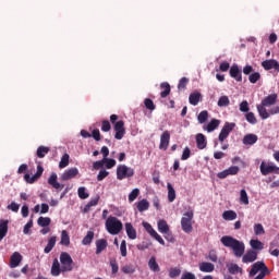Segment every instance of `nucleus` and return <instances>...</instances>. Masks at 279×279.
Listing matches in <instances>:
<instances>
[{
    "label": "nucleus",
    "mask_w": 279,
    "mask_h": 279,
    "mask_svg": "<svg viewBox=\"0 0 279 279\" xmlns=\"http://www.w3.org/2000/svg\"><path fill=\"white\" fill-rule=\"evenodd\" d=\"M220 243H222L225 247H229V250H232L233 256H235L236 258L242 257V263H254V260L258 258V253L256 251L250 250L245 253V243H243V241L234 239L231 235H223L220 239Z\"/></svg>",
    "instance_id": "f257e3e1"
},
{
    "label": "nucleus",
    "mask_w": 279,
    "mask_h": 279,
    "mask_svg": "<svg viewBox=\"0 0 279 279\" xmlns=\"http://www.w3.org/2000/svg\"><path fill=\"white\" fill-rule=\"evenodd\" d=\"M276 101H278V94H270L262 100L260 105H257V112L260 119H269V111H267V108L275 106Z\"/></svg>",
    "instance_id": "f03ea898"
},
{
    "label": "nucleus",
    "mask_w": 279,
    "mask_h": 279,
    "mask_svg": "<svg viewBox=\"0 0 279 279\" xmlns=\"http://www.w3.org/2000/svg\"><path fill=\"white\" fill-rule=\"evenodd\" d=\"M106 230L109 232V234L117 235L121 233V230H123V222L119 220V218L114 216H109L106 220Z\"/></svg>",
    "instance_id": "7ed1b4c3"
},
{
    "label": "nucleus",
    "mask_w": 279,
    "mask_h": 279,
    "mask_svg": "<svg viewBox=\"0 0 279 279\" xmlns=\"http://www.w3.org/2000/svg\"><path fill=\"white\" fill-rule=\"evenodd\" d=\"M193 211H186L181 218V228L185 234H191V232H193Z\"/></svg>",
    "instance_id": "20e7f679"
},
{
    "label": "nucleus",
    "mask_w": 279,
    "mask_h": 279,
    "mask_svg": "<svg viewBox=\"0 0 279 279\" xmlns=\"http://www.w3.org/2000/svg\"><path fill=\"white\" fill-rule=\"evenodd\" d=\"M134 170L125 165H119L117 168V179L125 180V178H133Z\"/></svg>",
    "instance_id": "39448f33"
},
{
    "label": "nucleus",
    "mask_w": 279,
    "mask_h": 279,
    "mask_svg": "<svg viewBox=\"0 0 279 279\" xmlns=\"http://www.w3.org/2000/svg\"><path fill=\"white\" fill-rule=\"evenodd\" d=\"M60 263L62 267V271H73V258L66 252L61 253Z\"/></svg>",
    "instance_id": "423d86ee"
},
{
    "label": "nucleus",
    "mask_w": 279,
    "mask_h": 279,
    "mask_svg": "<svg viewBox=\"0 0 279 279\" xmlns=\"http://www.w3.org/2000/svg\"><path fill=\"white\" fill-rule=\"evenodd\" d=\"M259 171L262 175H269L270 173L279 175V167L274 163H267L265 161L260 163Z\"/></svg>",
    "instance_id": "0eeeda50"
},
{
    "label": "nucleus",
    "mask_w": 279,
    "mask_h": 279,
    "mask_svg": "<svg viewBox=\"0 0 279 279\" xmlns=\"http://www.w3.org/2000/svg\"><path fill=\"white\" fill-rule=\"evenodd\" d=\"M234 128H236L235 123L227 122L219 133L218 141L220 143H223V141H226V138H228V136H230V132H232V130H234Z\"/></svg>",
    "instance_id": "6e6552de"
},
{
    "label": "nucleus",
    "mask_w": 279,
    "mask_h": 279,
    "mask_svg": "<svg viewBox=\"0 0 279 279\" xmlns=\"http://www.w3.org/2000/svg\"><path fill=\"white\" fill-rule=\"evenodd\" d=\"M113 130L116 132L114 138L121 141L125 136V122L123 120L116 122Z\"/></svg>",
    "instance_id": "1a4fd4ad"
},
{
    "label": "nucleus",
    "mask_w": 279,
    "mask_h": 279,
    "mask_svg": "<svg viewBox=\"0 0 279 279\" xmlns=\"http://www.w3.org/2000/svg\"><path fill=\"white\" fill-rule=\"evenodd\" d=\"M269 268H267V265H265V262H256L252 265V268L248 272L250 278H254L258 271H267Z\"/></svg>",
    "instance_id": "9d476101"
},
{
    "label": "nucleus",
    "mask_w": 279,
    "mask_h": 279,
    "mask_svg": "<svg viewBox=\"0 0 279 279\" xmlns=\"http://www.w3.org/2000/svg\"><path fill=\"white\" fill-rule=\"evenodd\" d=\"M44 171H45V168H43V166L38 165L37 171L35 174L29 175V173H26L24 175L25 182H27V184H34V182H36V180H38L43 175Z\"/></svg>",
    "instance_id": "9b49d317"
},
{
    "label": "nucleus",
    "mask_w": 279,
    "mask_h": 279,
    "mask_svg": "<svg viewBox=\"0 0 279 279\" xmlns=\"http://www.w3.org/2000/svg\"><path fill=\"white\" fill-rule=\"evenodd\" d=\"M170 141L171 133H169V131H165L160 136L159 149H163V151H167V149L169 148Z\"/></svg>",
    "instance_id": "f8f14e48"
},
{
    "label": "nucleus",
    "mask_w": 279,
    "mask_h": 279,
    "mask_svg": "<svg viewBox=\"0 0 279 279\" xmlns=\"http://www.w3.org/2000/svg\"><path fill=\"white\" fill-rule=\"evenodd\" d=\"M229 75H230V77H232L235 82H243V74H242V72H241V69H239V65H238V64H233V65L230 68Z\"/></svg>",
    "instance_id": "ddd939ff"
},
{
    "label": "nucleus",
    "mask_w": 279,
    "mask_h": 279,
    "mask_svg": "<svg viewBox=\"0 0 279 279\" xmlns=\"http://www.w3.org/2000/svg\"><path fill=\"white\" fill-rule=\"evenodd\" d=\"M262 66L265 71H271L275 69L279 73V62L276 59H269L262 62Z\"/></svg>",
    "instance_id": "4468645a"
},
{
    "label": "nucleus",
    "mask_w": 279,
    "mask_h": 279,
    "mask_svg": "<svg viewBox=\"0 0 279 279\" xmlns=\"http://www.w3.org/2000/svg\"><path fill=\"white\" fill-rule=\"evenodd\" d=\"M80 170L77 168H70L62 173L61 180L62 182H66V180H73V178H76Z\"/></svg>",
    "instance_id": "2eb2a0df"
},
{
    "label": "nucleus",
    "mask_w": 279,
    "mask_h": 279,
    "mask_svg": "<svg viewBox=\"0 0 279 279\" xmlns=\"http://www.w3.org/2000/svg\"><path fill=\"white\" fill-rule=\"evenodd\" d=\"M48 184H50V186L52 189H56L57 191H62V189H64V184H61L60 182H58V174L56 172H52L48 179Z\"/></svg>",
    "instance_id": "dca6fc26"
},
{
    "label": "nucleus",
    "mask_w": 279,
    "mask_h": 279,
    "mask_svg": "<svg viewBox=\"0 0 279 279\" xmlns=\"http://www.w3.org/2000/svg\"><path fill=\"white\" fill-rule=\"evenodd\" d=\"M22 260H23V255H21V253L19 252H14L10 258L11 269H16V267L21 265Z\"/></svg>",
    "instance_id": "f3484780"
},
{
    "label": "nucleus",
    "mask_w": 279,
    "mask_h": 279,
    "mask_svg": "<svg viewBox=\"0 0 279 279\" xmlns=\"http://www.w3.org/2000/svg\"><path fill=\"white\" fill-rule=\"evenodd\" d=\"M126 236L131 239V241L136 240V229L132 225V222H125L124 225Z\"/></svg>",
    "instance_id": "a211bd4d"
},
{
    "label": "nucleus",
    "mask_w": 279,
    "mask_h": 279,
    "mask_svg": "<svg viewBox=\"0 0 279 279\" xmlns=\"http://www.w3.org/2000/svg\"><path fill=\"white\" fill-rule=\"evenodd\" d=\"M257 142L258 135L252 133L246 134L242 140L243 145H256Z\"/></svg>",
    "instance_id": "6ab92c4d"
},
{
    "label": "nucleus",
    "mask_w": 279,
    "mask_h": 279,
    "mask_svg": "<svg viewBox=\"0 0 279 279\" xmlns=\"http://www.w3.org/2000/svg\"><path fill=\"white\" fill-rule=\"evenodd\" d=\"M206 145H208V143L206 142V135L198 133L196 135V147L198 149H206Z\"/></svg>",
    "instance_id": "aec40b11"
},
{
    "label": "nucleus",
    "mask_w": 279,
    "mask_h": 279,
    "mask_svg": "<svg viewBox=\"0 0 279 279\" xmlns=\"http://www.w3.org/2000/svg\"><path fill=\"white\" fill-rule=\"evenodd\" d=\"M199 270L204 274H213V271H215V265L213 263L203 262L199 264Z\"/></svg>",
    "instance_id": "412c9836"
},
{
    "label": "nucleus",
    "mask_w": 279,
    "mask_h": 279,
    "mask_svg": "<svg viewBox=\"0 0 279 279\" xmlns=\"http://www.w3.org/2000/svg\"><path fill=\"white\" fill-rule=\"evenodd\" d=\"M108 247V240L100 239L96 241V254L99 255Z\"/></svg>",
    "instance_id": "4be33fe9"
},
{
    "label": "nucleus",
    "mask_w": 279,
    "mask_h": 279,
    "mask_svg": "<svg viewBox=\"0 0 279 279\" xmlns=\"http://www.w3.org/2000/svg\"><path fill=\"white\" fill-rule=\"evenodd\" d=\"M8 223H10L9 220H0V241H3L8 235Z\"/></svg>",
    "instance_id": "5701e85b"
},
{
    "label": "nucleus",
    "mask_w": 279,
    "mask_h": 279,
    "mask_svg": "<svg viewBox=\"0 0 279 279\" xmlns=\"http://www.w3.org/2000/svg\"><path fill=\"white\" fill-rule=\"evenodd\" d=\"M157 228L161 234H169V223H167V220H158Z\"/></svg>",
    "instance_id": "b1692460"
},
{
    "label": "nucleus",
    "mask_w": 279,
    "mask_h": 279,
    "mask_svg": "<svg viewBox=\"0 0 279 279\" xmlns=\"http://www.w3.org/2000/svg\"><path fill=\"white\" fill-rule=\"evenodd\" d=\"M160 88L163 89L160 93L161 99H166V97H169V95H171V85H169V83H161Z\"/></svg>",
    "instance_id": "393cba45"
},
{
    "label": "nucleus",
    "mask_w": 279,
    "mask_h": 279,
    "mask_svg": "<svg viewBox=\"0 0 279 279\" xmlns=\"http://www.w3.org/2000/svg\"><path fill=\"white\" fill-rule=\"evenodd\" d=\"M227 269L232 276L236 274H243V268L239 267L236 264H228Z\"/></svg>",
    "instance_id": "a878e982"
},
{
    "label": "nucleus",
    "mask_w": 279,
    "mask_h": 279,
    "mask_svg": "<svg viewBox=\"0 0 279 279\" xmlns=\"http://www.w3.org/2000/svg\"><path fill=\"white\" fill-rule=\"evenodd\" d=\"M61 271L62 266L60 268V262H58V258H54L51 266V276H59Z\"/></svg>",
    "instance_id": "bb28decb"
},
{
    "label": "nucleus",
    "mask_w": 279,
    "mask_h": 279,
    "mask_svg": "<svg viewBox=\"0 0 279 279\" xmlns=\"http://www.w3.org/2000/svg\"><path fill=\"white\" fill-rule=\"evenodd\" d=\"M56 241H57L56 235L49 238L48 243H47L46 247L44 248L45 254H49L51 252V250H53V247H56Z\"/></svg>",
    "instance_id": "cd10ccee"
},
{
    "label": "nucleus",
    "mask_w": 279,
    "mask_h": 279,
    "mask_svg": "<svg viewBox=\"0 0 279 279\" xmlns=\"http://www.w3.org/2000/svg\"><path fill=\"white\" fill-rule=\"evenodd\" d=\"M221 123V121L217 120V119H213L205 128V130L207 132H215V130H217L219 128V124Z\"/></svg>",
    "instance_id": "c85d7f7f"
},
{
    "label": "nucleus",
    "mask_w": 279,
    "mask_h": 279,
    "mask_svg": "<svg viewBox=\"0 0 279 279\" xmlns=\"http://www.w3.org/2000/svg\"><path fill=\"white\" fill-rule=\"evenodd\" d=\"M167 189H168V202L170 203L175 202V189H173V185L170 182L167 183Z\"/></svg>",
    "instance_id": "c756f323"
},
{
    "label": "nucleus",
    "mask_w": 279,
    "mask_h": 279,
    "mask_svg": "<svg viewBox=\"0 0 279 279\" xmlns=\"http://www.w3.org/2000/svg\"><path fill=\"white\" fill-rule=\"evenodd\" d=\"M138 213H145V210H149V201L143 198L137 203Z\"/></svg>",
    "instance_id": "7c9ffc66"
},
{
    "label": "nucleus",
    "mask_w": 279,
    "mask_h": 279,
    "mask_svg": "<svg viewBox=\"0 0 279 279\" xmlns=\"http://www.w3.org/2000/svg\"><path fill=\"white\" fill-rule=\"evenodd\" d=\"M222 219H225V221H234V219H236V211L234 210L223 211Z\"/></svg>",
    "instance_id": "2f4dec72"
},
{
    "label": "nucleus",
    "mask_w": 279,
    "mask_h": 279,
    "mask_svg": "<svg viewBox=\"0 0 279 279\" xmlns=\"http://www.w3.org/2000/svg\"><path fill=\"white\" fill-rule=\"evenodd\" d=\"M60 244L65 245V247H69V245H71V238L69 236V232H66V230H63L61 232Z\"/></svg>",
    "instance_id": "473e14b6"
},
{
    "label": "nucleus",
    "mask_w": 279,
    "mask_h": 279,
    "mask_svg": "<svg viewBox=\"0 0 279 279\" xmlns=\"http://www.w3.org/2000/svg\"><path fill=\"white\" fill-rule=\"evenodd\" d=\"M99 204V196L92 198L84 207L83 213H88L93 206H97Z\"/></svg>",
    "instance_id": "72a5a7b5"
},
{
    "label": "nucleus",
    "mask_w": 279,
    "mask_h": 279,
    "mask_svg": "<svg viewBox=\"0 0 279 279\" xmlns=\"http://www.w3.org/2000/svg\"><path fill=\"white\" fill-rule=\"evenodd\" d=\"M51 149L47 146H39L36 151L37 158H45Z\"/></svg>",
    "instance_id": "f704fd0d"
},
{
    "label": "nucleus",
    "mask_w": 279,
    "mask_h": 279,
    "mask_svg": "<svg viewBox=\"0 0 279 279\" xmlns=\"http://www.w3.org/2000/svg\"><path fill=\"white\" fill-rule=\"evenodd\" d=\"M93 239H95V232L88 231L87 234L83 238V245H90L93 243Z\"/></svg>",
    "instance_id": "c9c22d12"
},
{
    "label": "nucleus",
    "mask_w": 279,
    "mask_h": 279,
    "mask_svg": "<svg viewBox=\"0 0 279 279\" xmlns=\"http://www.w3.org/2000/svg\"><path fill=\"white\" fill-rule=\"evenodd\" d=\"M202 97V94L199 93H192L189 97V101L191 106H197L199 104V98Z\"/></svg>",
    "instance_id": "e433bc0d"
},
{
    "label": "nucleus",
    "mask_w": 279,
    "mask_h": 279,
    "mask_svg": "<svg viewBox=\"0 0 279 279\" xmlns=\"http://www.w3.org/2000/svg\"><path fill=\"white\" fill-rule=\"evenodd\" d=\"M38 226H40V228H47L49 226H51V218L49 217H39L37 220Z\"/></svg>",
    "instance_id": "4c0bfd02"
},
{
    "label": "nucleus",
    "mask_w": 279,
    "mask_h": 279,
    "mask_svg": "<svg viewBox=\"0 0 279 279\" xmlns=\"http://www.w3.org/2000/svg\"><path fill=\"white\" fill-rule=\"evenodd\" d=\"M218 107L219 108H228V106H230V98L228 96H221L218 99Z\"/></svg>",
    "instance_id": "58836bf2"
},
{
    "label": "nucleus",
    "mask_w": 279,
    "mask_h": 279,
    "mask_svg": "<svg viewBox=\"0 0 279 279\" xmlns=\"http://www.w3.org/2000/svg\"><path fill=\"white\" fill-rule=\"evenodd\" d=\"M70 156L69 154H63V156L61 157V160L59 162V169H65V167H69V160H70Z\"/></svg>",
    "instance_id": "ea45409f"
},
{
    "label": "nucleus",
    "mask_w": 279,
    "mask_h": 279,
    "mask_svg": "<svg viewBox=\"0 0 279 279\" xmlns=\"http://www.w3.org/2000/svg\"><path fill=\"white\" fill-rule=\"evenodd\" d=\"M250 245L253 250H264L265 244H263V242H260V240H251L250 241Z\"/></svg>",
    "instance_id": "a19ab883"
},
{
    "label": "nucleus",
    "mask_w": 279,
    "mask_h": 279,
    "mask_svg": "<svg viewBox=\"0 0 279 279\" xmlns=\"http://www.w3.org/2000/svg\"><path fill=\"white\" fill-rule=\"evenodd\" d=\"M240 203L244 204V206H247V204H250V197L247 196V191L245 190L240 191Z\"/></svg>",
    "instance_id": "79ce46f5"
},
{
    "label": "nucleus",
    "mask_w": 279,
    "mask_h": 279,
    "mask_svg": "<svg viewBox=\"0 0 279 279\" xmlns=\"http://www.w3.org/2000/svg\"><path fill=\"white\" fill-rule=\"evenodd\" d=\"M148 267L151 269V271H160V266H158V263L156 262V257H151L148 262Z\"/></svg>",
    "instance_id": "37998d69"
},
{
    "label": "nucleus",
    "mask_w": 279,
    "mask_h": 279,
    "mask_svg": "<svg viewBox=\"0 0 279 279\" xmlns=\"http://www.w3.org/2000/svg\"><path fill=\"white\" fill-rule=\"evenodd\" d=\"M245 119L247 123H251V125H256V123H258V120L256 119V116L254 114V112H247L245 114Z\"/></svg>",
    "instance_id": "c03bdc74"
},
{
    "label": "nucleus",
    "mask_w": 279,
    "mask_h": 279,
    "mask_svg": "<svg viewBox=\"0 0 279 279\" xmlns=\"http://www.w3.org/2000/svg\"><path fill=\"white\" fill-rule=\"evenodd\" d=\"M102 160L105 162L106 169H112L113 167L117 166V160L114 159H110L107 157V158H104Z\"/></svg>",
    "instance_id": "a18cd8bd"
},
{
    "label": "nucleus",
    "mask_w": 279,
    "mask_h": 279,
    "mask_svg": "<svg viewBox=\"0 0 279 279\" xmlns=\"http://www.w3.org/2000/svg\"><path fill=\"white\" fill-rule=\"evenodd\" d=\"M198 123H206L208 121V112L206 110L201 111V113L197 117Z\"/></svg>",
    "instance_id": "49530a36"
},
{
    "label": "nucleus",
    "mask_w": 279,
    "mask_h": 279,
    "mask_svg": "<svg viewBox=\"0 0 279 279\" xmlns=\"http://www.w3.org/2000/svg\"><path fill=\"white\" fill-rule=\"evenodd\" d=\"M77 193L80 199H88L89 197V194L86 192V187L84 186L78 187Z\"/></svg>",
    "instance_id": "de8ad7c7"
},
{
    "label": "nucleus",
    "mask_w": 279,
    "mask_h": 279,
    "mask_svg": "<svg viewBox=\"0 0 279 279\" xmlns=\"http://www.w3.org/2000/svg\"><path fill=\"white\" fill-rule=\"evenodd\" d=\"M260 80V73L259 72H254L252 74H250L248 76V82L251 84H256V82H258Z\"/></svg>",
    "instance_id": "09e8293b"
},
{
    "label": "nucleus",
    "mask_w": 279,
    "mask_h": 279,
    "mask_svg": "<svg viewBox=\"0 0 279 279\" xmlns=\"http://www.w3.org/2000/svg\"><path fill=\"white\" fill-rule=\"evenodd\" d=\"M254 232H255L256 236H260V234H265V228L260 223H255Z\"/></svg>",
    "instance_id": "8fccbe9b"
},
{
    "label": "nucleus",
    "mask_w": 279,
    "mask_h": 279,
    "mask_svg": "<svg viewBox=\"0 0 279 279\" xmlns=\"http://www.w3.org/2000/svg\"><path fill=\"white\" fill-rule=\"evenodd\" d=\"M144 105L147 110H156V105L154 104V100H151V98H146L144 100Z\"/></svg>",
    "instance_id": "3c124183"
},
{
    "label": "nucleus",
    "mask_w": 279,
    "mask_h": 279,
    "mask_svg": "<svg viewBox=\"0 0 279 279\" xmlns=\"http://www.w3.org/2000/svg\"><path fill=\"white\" fill-rule=\"evenodd\" d=\"M122 274H134L136 271V268L132 265H125L121 267Z\"/></svg>",
    "instance_id": "603ef678"
},
{
    "label": "nucleus",
    "mask_w": 279,
    "mask_h": 279,
    "mask_svg": "<svg viewBox=\"0 0 279 279\" xmlns=\"http://www.w3.org/2000/svg\"><path fill=\"white\" fill-rule=\"evenodd\" d=\"M138 195H141V190L138 189L132 190V192L129 194V202H134L136 197H138Z\"/></svg>",
    "instance_id": "864d4df0"
},
{
    "label": "nucleus",
    "mask_w": 279,
    "mask_h": 279,
    "mask_svg": "<svg viewBox=\"0 0 279 279\" xmlns=\"http://www.w3.org/2000/svg\"><path fill=\"white\" fill-rule=\"evenodd\" d=\"M227 170L228 175H236L240 171L239 166H231Z\"/></svg>",
    "instance_id": "5fc2aeb1"
},
{
    "label": "nucleus",
    "mask_w": 279,
    "mask_h": 279,
    "mask_svg": "<svg viewBox=\"0 0 279 279\" xmlns=\"http://www.w3.org/2000/svg\"><path fill=\"white\" fill-rule=\"evenodd\" d=\"M112 130V125L110 124V121L104 120L101 123V132H110Z\"/></svg>",
    "instance_id": "6e6d98bb"
},
{
    "label": "nucleus",
    "mask_w": 279,
    "mask_h": 279,
    "mask_svg": "<svg viewBox=\"0 0 279 279\" xmlns=\"http://www.w3.org/2000/svg\"><path fill=\"white\" fill-rule=\"evenodd\" d=\"M108 175H110V172H108L107 170H100L97 175V181L101 182V181L106 180V178H108Z\"/></svg>",
    "instance_id": "4d7b16f0"
},
{
    "label": "nucleus",
    "mask_w": 279,
    "mask_h": 279,
    "mask_svg": "<svg viewBox=\"0 0 279 279\" xmlns=\"http://www.w3.org/2000/svg\"><path fill=\"white\" fill-rule=\"evenodd\" d=\"M120 252H121V256L123 257L128 256V243L125 242V240H123L120 244Z\"/></svg>",
    "instance_id": "13d9d810"
},
{
    "label": "nucleus",
    "mask_w": 279,
    "mask_h": 279,
    "mask_svg": "<svg viewBox=\"0 0 279 279\" xmlns=\"http://www.w3.org/2000/svg\"><path fill=\"white\" fill-rule=\"evenodd\" d=\"M187 84H189V78L182 77V78L179 81L178 89H179V90H184V88H186V85H187Z\"/></svg>",
    "instance_id": "bf43d9fd"
},
{
    "label": "nucleus",
    "mask_w": 279,
    "mask_h": 279,
    "mask_svg": "<svg viewBox=\"0 0 279 279\" xmlns=\"http://www.w3.org/2000/svg\"><path fill=\"white\" fill-rule=\"evenodd\" d=\"M110 267L112 274L119 272V264L117 263V259H110Z\"/></svg>",
    "instance_id": "052dcab7"
},
{
    "label": "nucleus",
    "mask_w": 279,
    "mask_h": 279,
    "mask_svg": "<svg viewBox=\"0 0 279 279\" xmlns=\"http://www.w3.org/2000/svg\"><path fill=\"white\" fill-rule=\"evenodd\" d=\"M143 228L146 230V232H148V234H150V236H153L156 232L154 227H151L149 222H143Z\"/></svg>",
    "instance_id": "680f3d73"
},
{
    "label": "nucleus",
    "mask_w": 279,
    "mask_h": 279,
    "mask_svg": "<svg viewBox=\"0 0 279 279\" xmlns=\"http://www.w3.org/2000/svg\"><path fill=\"white\" fill-rule=\"evenodd\" d=\"M191 158V148L185 147L183 149L182 156H181V160H189Z\"/></svg>",
    "instance_id": "e2e57ef3"
},
{
    "label": "nucleus",
    "mask_w": 279,
    "mask_h": 279,
    "mask_svg": "<svg viewBox=\"0 0 279 279\" xmlns=\"http://www.w3.org/2000/svg\"><path fill=\"white\" fill-rule=\"evenodd\" d=\"M180 274H182V270H180V268H171L169 271V277L178 278V276H180Z\"/></svg>",
    "instance_id": "0e129e2a"
},
{
    "label": "nucleus",
    "mask_w": 279,
    "mask_h": 279,
    "mask_svg": "<svg viewBox=\"0 0 279 279\" xmlns=\"http://www.w3.org/2000/svg\"><path fill=\"white\" fill-rule=\"evenodd\" d=\"M240 112H250V104L244 100L240 104Z\"/></svg>",
    "instance_id": "69168bd1"
},
{
    "label": "nucleus",
    "mask_w": 279,
    "mask_h": 279,
    "mask_svg": "<svg viewBox=\"0 0 279 279\" xmlns=\"http://www.w3.org/2000/svg\"><path fill=\"white\" fill-rule=\"evenodd\" d=\"M208 258L209 260H211V263H217V260H219V257L217 256V251H209Z\"/></svg>",
    "instance_id": "338daca9"
},
{
    "label": "nucleus",
    "mask_w": 279,
    "mask_h": 279,
    "mask_svg": "<svg viewBox=\"0 0 279 279\" xmlns=\"http://www.w3.org/2000/svg\"><path fill=\"white\" fill-rule=\"evenodd\" d=\"M181 279H197L193 272H184Z\"/></svg>",
    "instance_id": "774afa93"
}]
</instances>
